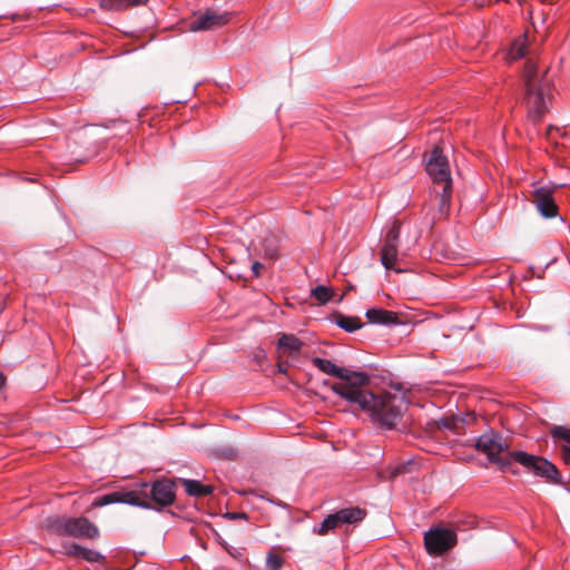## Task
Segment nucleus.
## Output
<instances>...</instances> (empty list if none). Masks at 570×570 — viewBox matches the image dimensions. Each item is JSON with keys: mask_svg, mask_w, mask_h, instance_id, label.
Here are the masks:
<instances>
[{"mask_svg": "<svg viewBox=\"0 0 570 570\" xmlns=\"http://www.w3.org/2000/svg\"><path fill=\"white\" fill-rule=\"evenodd\" d=\"M230 19V12H219L213 9H207L190 21L189 30L194 32L213 30L227 24Z\"/></svg>", "mask_w": 570, "mask_h": 570, "instance_id": "nucleus-8", "label": "nucleus"}, {"mask_svg": "<svg viewBox=\"0 0 570 570\" xmlns=\"http://www.w3.org/2000/svg\"><path fill=\"white\" fill-rule=\"evenodd\" d=\"M149 499L160 507L171 505L176 497L175 482L168 479H161L149 484Z\"/></svg>", "mask_w": 570, "mask_h": 570, "instance_id": "nucleus-9", "label": "nucleus"}, {"mask_svg": "<svg viewBox=\"0 0 570 570\" xmlns=\"http://www.w3.org/2000/svg\"><path fill=\"white\" fill-rule=\"evenodd\" d=\"M112 503H124L122 491L104 494L94 501V507H105Z\"/></svg>", "mask_w": 570, "mask_h": 570, "instance_id": "nucleus-21", "label": "nucleus"}, {"mask_svg": "<svg viewBox=\"0 0 570 570\" xmlns=\"http://www.w3.org/2000/svg\"><path fill=\"white\" fill-rule=\"evenodd\" d=\"M340 519L335 513L328 514L317 527L314 528V533L318 535H326L330 531L341 527Z\"/></svg>", "mask_w": 570, "mask_h": 570, "instance_id": "nucleus-19", "label": "nucleus"}, {"mask_svg": "<svg viewBox=\"0 0 570 570\" xmlns=\"http://www.w3.org/2000/svg\"><path fill=\"white\" fill-rule=\"evenodd\" d=\"M283 559L275 554L269 552L266 557V568L267 570H281L283 567Z\"/></svg>", "mask_w": 570, "mask_h": 570, "instance_id": "nucleus-24", "label": "nucleus"}, {"mask_svg": "<svg viewBox=\"0 0 570 570\" xmlns=\"http://www.w3.org/2000/svg\"><path fill=\"white\" fill-rule=\"evenodd\" d=\"M303 343L293 334H283L278 340V348L288 354H298Z\"/></svg>", "mask_w": 570, "mask_h": 570, "instance_id": "nucleus-17", "label": "nucleus"}, {"mask_svg": "<svg viewBox=\"0 0 570 570\" xmlns=\"http://www.w3.org/2000/svg\"><path fill=\"white\" fill-rule=\"evenodd\" d=\"M553 130L558 131L559 129H558V128H554L553 126H549V127H548V130H547V135H548V137H551V136H552Z\"/></svg>", "mask_w": 570, "mask_h": 570, "instance_id": "nucleus-27", "label": "nucleus"}, {"mask_svg": "<svg viewBox=\"0 0 570 570\" xmlns=\"http://www.w3.org/2000/svg\"><path fill=\"white\" fill-rule=\"evenodd\" d=\"M179 481L184 485L186 493L190 497L204 498L210 495L214 491L213 485L203 484L197 480L179 479Z\"/></svg>", "mask_w": 570, "mask_h": 570, "instance_id": "nucleus-14", "label": "nucleus"}, {"mask_svg": "<svg viewBox=\"0 0 570 570\" xmlns=\"http://www.w3.org/2000/svg\"><path fill=\"white\" fill-rule=\"evenodd\" d=\"M48 528L61 535L95 539L99 535L98 528L87 518H56L49 521Z\"/></svg>", "mask_w": 570, "mask_h": 570, "instance_id": "nucleus-5", "label": "nucleus"}, {"mask_svg": "<svg viewBox=\"0 0 570 570\" xmlns=\"http://www.w3.org/2000/svg\"><path fill=\"white\" fill-rule=\"evenodd\" d=\"M546 73L547 68L541 69L532 59L527 60L523 69L524 102L528 116L534 122L541 120L551 99V85Z\"/></svg>", "mask_w": 570, "mask_h": 570, "instance_id": "nucleus-3", "label": "nucleus"}, {"mask_svg": "<svg viewBox=\"0 0 570 570\" xmlns=\"http://www.w3.org/2000/svg\"><path fill=\"white\" fill-rule=\"evenodd\" d=\"M532 203L546 218H552L558 215V206L553 199L552 190L548 187L535 188L532 191Z\"/></svg>", "mask_w": 570, "mask_h": 570, "instance_id": "nucleus-10", "label": "nucleus"}, {"mask_svg": "<svg viewBox=\"0 0 570 570\" xmlns=\"http://www.w3.org/2000/svg\"><path fill=\"white\" fill-rule=\"evenodd\" d=\"M426 551L432 556H440L456 544V534L450 529H431L424 534Z\"/></svg>", "mask_w": 570, "mask_h": 570, "instance_id": "nucleus-7", "label": "nucleus"}, {"mask_svg": "<svg viewBox=\"0 0 570 570\" xmlns=\"http://www.w3.org/2000/svg\"><path fill=\"white\" fill-rule=\"evenodd\" d=\"M365 316L372 324L396 325L400 323L397 313L383 308H370Z\"/></svg>", "mask_w": 570, "mask_h": 570, "instance_id": "nucleus-12", "label": "nucleus"}, {"mask_svg": "<svg viewBox=\"0 0 570 570\" xmlns=\"http://www.w3.org/2000/svg\"><path fill=\"white\" fill-rule=\"evenodd\" d=\"M550 435L553 441H562L567 446H570V429L562 425H553L550 430Z\"/></svg>", "mask_w": 570, "mask_h": 570, "instance_id": "nucleus-22", "label": "nucleus"}, {"mask_svg": "<svg viewBox=\"0 0 570 570\" xmlns=\"http://www.w3.org/2000/svg\"><path fill=\"white\" fill-rule=\"evenodd\" d=\"M341 524H353L362 521L366 512L360 508H345L336 511Z\"/></svg>", "mask_w": 570, "mask_h": 570, "instance_id": "nucleus-16", "label": "nucleus"}, {"mask_svg": "<svg viewBox=\"0 0 570 570\" xmlns=\"http://www.w3.org/2000/svg\"><path fill=\"white\" fill-rule=\"evenodd\" d=\"M4 384V376L3 374L0 372V389L2 387V385Z\"/></svg>", "mask_w": 570, "mask_h": 570, "instance_id": "nucleus-29", "label": "nucleus"}, {"mask_svg": "<svg viewBox=\"0 0 570 570\" xmlns=\"http://www.w3.org/2000/svg\"><path fill=\"white\" fill-rule=\"evenodd\" d=\"M312 296L322 305L326 304L332 298V291L324 286L318 285L312 289Z\"/></svg>", "mask_w": 570, "mask_h": 570, "instance_id": "nucleus-23", "label": "nucleus"}, {"mask_svg": "<svg viewBox=\"0 0 570 570\" xmlns=\"http://www.w3.org/2000/svg\"><path fill=\"white\" fill-rule=\"evenodd\" d=\"M528 40L525 36H520L517 39H514L510 46V49L507 53V58L510 61L518 60L522 57H524L527 51Z\"/></svg>", "mask_w": 570, "mask_h": 570, "instance_id": "nucleus-18", "label": "nucleus"}, {"mask_svg": "<svg viewBox=\"0 0 570 570\" xmlns=\"http://www.w3.org/2000/svg\"><path fill=\"white\" fill-rule=\"evenodd\" d=\"M401 223L393 220L385 233L383 246L381 249V263L386 269H393L396 273L403 272L396 268L399 240H400Z\"/></svg>", "mask_w": 570, "mask_h": 570, "instance_id": "nucleus-6", "label": "nucleus"}, {"mask_svg": "<svg viewBox=\"0 0 570 570\" xmlns=\"http://www.w3.org/2000/svg\"><path fill=\"white\" fill-rule=\"evenodd\" d=\"M561 458L566 464L570 465V446L563 445L561 448Z\"/></svg>", "mask_w": 570, "mask_h": 570, "instance_id": "nucleus-25", "label": "nucleus"}, {"mask_svg": "<svg viewBox=\"0 0 570 570\" xmlns=\"http://www.w3.org/2000/svg\"><path fill=\"white\" fill-rule=\"evenodd\" d=\"M335 323L338 327L348 333L357 331L363 325L362 321L358 317L346 316L342 314L336 316Z\"/></svg>", "mask_w": 570, "mask_h": 570, "instance_id": "nucleus-20", "label": "nucleus"}, {"mask_svg": "<svg viewBox=\"0 0 570 570\" xmlns=\"http://www.w3.org/2000/svg\"><path fill=\"white\" fill-rule=\"evenodd\" d=\"M426 171L433 180L434 191L439 197L440 212L449 209L452 196V178L446 157L440 147L435 146L426 159Z\"/></svg>", "mask_w": 570, "mask_h": 570, "instance_id": "nucleus-4", "label": "nucleus"}, {"mask_svg": "<svg viewBox=\"0 0 570 570\" xmlns=\"http://www.w3.org/2000/svg\"><path fill=\"white\" fill-rule=\"evenodd\" d=\"M148 483H141L139 490L122 491L124 503L140 507L144 509L150 508L148 495Z\"/></svg>", "mask_w": 570, "mask_h": 570, "instance_id": "nucleus-11", "label": "nucleus"}, {"mask_svg": "<svg viewBox=\"0 0 570 570\" xmlns=\"http://www.w3.org/2000/svg\"><path fill=\"white\" fill-rule=\"evenodd\" d=\"M263 264H261L259 262H255L253 265H252V271L254 273L255 276H259L261 275V271L263 269Z\"/></svg>", "mask_w": 570, "mask_h": 570, "instance_id": "nucleus-26", "label": "nucleus"}, {"mask_svg": "<svg viewBox=\"0 0 570 570\" xmlns=\"http://www.w3.org/2000/svg\"><path fill=\"white\" fill-rule=\"evenodd\" d=\"M475 449L484 453L488 460L499 465L501 471H512V461L521 464L529 472L551 482L559 481V471L554 464L542 456L524 451H509L505 439L493 430L485 431L475 442Z\"/></svg>", "mask_w": 570, "mask_h": 570, "instance_id": "nucleus-2", "label": "nucleus"}, {"mask_svg": "<svg viewBox=\"0 0 570 570\" xmlns=\"http://www.w3.org/2000/svg\"><path fill=\"white\" fill-rule=\"evenodd\" d=\"M312 363L321 372L338 377L341 381L333 384V392L358 404L374 422L391 429L401 420L405 410L404 399L391 393L376 395L364 390L370 381L367 374L340 367L326 358L313 357Z\"/></svg>", "mask_w": 570, "mask_h": 570, "instance_id": "nucleus-1", "label": "nucleus"}, {"mask_svg": "<svg viewBox=\"0 0 570 570\" xmlns=\"http://www.w3.org/2000/svg\"><path fill=\"white\" fill-rule=\"evenodd\" d=\"M229 517H230V519H237V518L244 517V514L230 513Z\"/></svg>", "mask_w": 570, "mask_h": 570, "instance_id": "nucleus-28", "label": "nucleus"}, {"mask_svg": "<svg viewBox=\"0 0 570 570\" xmlns=\"http://www.w3.org/2000/svg\"><path fill=\"white\" fill-rule=\"evenodd\" d=\"M148 0H101L100 7L106 11H122L131 7L145 4Z\"/></svg>", "mask_w": 570, "mask_h": 570, "instance_id": "nucleus-15", "label": "nucleus"}, {"mask_svg": "<svg viewBox=\"0 0 570 570\" xmlns=\"http://www.w3.org/2000/svg\"><path fill=\"white\" fill-rule=\"evenodd\" d=\"M66 554L83 559L88 562H102L105 559L104 556L100 554L99 552L85 548L77 543L66 546Z\"/></svg>", "mask_w": 570, "mask_h": 570, "instance_id": "nucleus-13", "label": "nucleus"}]
</instances>
